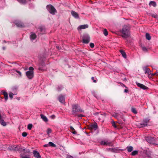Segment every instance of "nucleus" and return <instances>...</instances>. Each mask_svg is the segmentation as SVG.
<instances>
[{"mask_svg":"<svg viewBox=\"0 0 158 158\" xmlns=\"http://www.w3.org/2000/svg\"><path fill=\"white\" fill-rule=\"evenodd\" d=\"M130 28L128 26H124L121 31L122 36V37L127 38L130 35L129 31Z\"/></svg>","mask_w":158,"mask_h":158,"instance_id":"obj_1","label":"nucleus"},{"mask_svg":"<svg viewBox=\"0 0 158 158\" xmlns=\"http://www.w3.org/2000/svg\"><path fill=\"white\" fill-rule=\"evenodd\" d=\"M29 70L26 73V75L29 79H31L34 77V68L31 67H29Z\"/></svg>","mask_w":158,"mask_h":158,"instance_id":"obj_2","label":"nucleus"},{"mask_svg":"<svg viewBox=\"0 0 158 158\" xmlns=\"http://www.w3.org/2000/svg\"><path fill=\"white\" fill-rule=\"evenodd\" d=\"M47 8L48 11L51 14H54L56 12V10L54 7L51 5H48Z\"/></svg>","mask_w":158,"mask_h":158,"instance_id":"obj_3","label":"nucleus"},{"mask_svg":"<svg viewBox=\"0 0 158 158\" xmlns=\"http://www.w3.org/2000/svg\"><path fill=\"white\" fill-rule=\"evenodd\" d=\"M90 40V38L89 36L87 35L84 36L83 39V42L84 43L87 44L89 41Z\"/></svg>","mask_w":158,"mask_h":158,"instance_id":"obj_4","label":"nucleus"},{"mask_svg":"<svg viewBox=\"0 0 158 158\" xmlns=\"http://www.w3.org/2000/svg\"><path fill=\"white\" fill-rule=\"evenodd\" d=\"M101 145L105 146H109L111 144V143L108 140H102L100 142Z\"/></svg>","mask_w":158,"mask_h":158,"instance_id":"obj_5","label":"nucleus"},{"mask_svg":"<svg viewBox=\"0 0 158 158\" xmlns=\"http://www.w3.org/2000/svg\"><path fill=\"white\" fill-rule=\"evenodd\" d=\"M146 139L147 142L153 144L155 142V140L154 138L150 136L147 137Z\"/></svg>","mask_w":158,"mask_h":158,"instance_id":"obj_6","label":"nucleus"},{"mask_svg":"<svg viewBox=\"0 0 158 158\" xmlns=\"http://www.w3.org/2000/svg\"><path fill=\"white\" fill-rule=\"evenodd\" d=\"M97 128V124L96 123H94L93 124L91 125L89 127V129L91 130H96Z\"/></svg>","mask_w":158,"mask_h":158,"instance_id":"obj_7","label":"nucleus"},{"mask_svg":"<svg viewBox=\"0 0 158 158\" xmlns=\"http://www.w3.org/2000/svg\"><path fill=\"white\" fill-rule=\"evenodd\" d=\"M136 84L140 88L143 89L145 90L147 89H148V87H147V86H145V85H144L142 84L139 83H137Z\"/></svg>","mask_w":158,"mask_h":158,"instance_id":"obj_8","label":"nucleus"},{"mask_svg":"<svg viewBox=\"0 0 158 158\" xmlns=\"http://www.w3.org/2000/svg\"><path fill=\"white\" fill-rule=\"evenodd\" d=\"M71 14L72 16L74 17L76 19H78L79 18V15L76 12L72 10L71 11Z\"/></svg>","mask_w":158,"mask_h":158,"instance_id":"obj_9","label":"nucleus"},{"mask_svg":"<svg viewBox=\"0 0 158 158\" xmlns=\"http://www.w3.org/2000/svg\"><path fill=\"white\" fill-rule=\"evenodd\" d=\"M59 100L62 103L64 104L65 103L64 97L62 95L60 96L59 98Z\"/></svg>","mask_w":158,"mask_h":158,"instance_id":"obj_10","label":"nucleus"},{"mask_svg":"<svg viewBox=\"0 0 158 158\" xmlns=\"http://www.w3.org/2000/svg\"><path fill=\"white\" fill-rule=\"evenodd\" d=\"M88 27V25L87 24H84L79 26L78 27V29H83L86 28Z\"/></svg>","mask_w":158,"mask_h":158,"instance_id":"obj_11","label":"nucleus"},{"mask_svg":"<svg viewBox=\"0 0 158 158\" xmlns=\"http://www.w3.org/2000/svg\"><path fill=\"white\" fill-rule=\"evenodd\" d=\"M33 154L35 157L37 158H41V156L40 155L39 153L36 151H33Z\"/></svg>","mask_w":158,"mask_h":158,"instance_id":"obj_12","label":"nucleus"},{"mask_svg":"<svg viewBox=\"0 0 158 158\" xmlns=\"http://www.w3.org/2000/svg\"><path fill=\"white\" fill-rule=\"evenodd\" d=\"M1 93L4 95L6 101H7L8 99V95L6 91H2L1 92Z\"/></svg>","mask_w":158,"mask_h":158,"instance_id":"obj_13","label":"nucleus"},{"mask_svg":"<svg viewBox=\"0 0 158 158\" xmlns=\"http://www.w3.org/2000/svg\"><path fill=\"white\" fill-rule=\"evenodd\" d=\"M106 114L103 113V114H99L98 117L99 118V120H103L106 117Z\"/></svg>","mask_w":158,"mask_h":158,"instance_id":"obj_14","label":"nucleus"},{"mask_svg":"<svg viewBox=\"0 0 158 158\" xmlns=\"http://www.w3.org/2000/svg\"><path fill=\"white\" fill-rule=\"evenodd\" d=\"M36 37V34L34 33H31L30 36V39L31 40H33Z\"/></svg>","mask_w":158,"mask_h":158,"instance_id":"obj_15","label":"nucleus"},{"mask_svg":"<svg viewBox=\"0 0 158 158\" xmlns=\"http://www.w3.org/2000/svg\"><path fill=\"white\" fill-rule=\"evenodd\" d=\"M78 107V106L76 105H74L73 106V112H75L77 110Z\"/></svg>","mask_w":158,"mask_h":158,"instance_id":"obj_16","label":"nucleus"},{"mask_svg":"<svg viewBox=\"0 0 158 158\" xmlns=\"http://www.w3.org/2000/svg\"><path fill=\"white\" fill-rule=\"evenodd\" d=\"M40 116L42 119L45 122H47L48 121V119L43 114H41Z\"/></svg>","mask_w":158,"mask_h":158,"instance_id":"obj_17","label":"nucleus"},{"mask_svg":"<svg viewBox=\"0 0 158 158\" xmlns=\"http://www.w3.org/2000/svg\"><path fill=\"white\" fill-rule=\"evenodd\" d=\"M0 123L3 126H5L6 125V123L2 119H0Z\"/></svg>","mask_w":158,"mask_h":158,"instance_id":"obj_18","label":"nucleus"},{"mask_svg":"<svg viewBox=\"0 0 158 158\" xmlns=\"http://www.w3.org/2000/svg\"><path fill=\"white\" fill-rule=\"evenodd\" d=\"M144 71L145 73H148V74L150 73V69L147 67H145L143 68Z\"/></svg>","mask_w":158,"mask_h":158,"instance_id":"obj_19","label":"nucleus"},{"mask_svg":"<svg viewBox=\"0 0 158 158\" xmlns=\"http://www.w3.org/2000/svg\"><path fill=\"white\" fill-rule=\"evenodd\" d=\"M21 158H30L29 155H22L21 156Z\"/></svg>","mask_w":158,"mask_h":158,"instance_id":"obj_20","label":"nucleus"},{"mask_svg":"<svg viewBox=\"0 0 158 158\" xmlns=\"http://www.w3.org/2000/svg\"><path fill=\"white\" fill-rule=\"evenodd\" d=\"M149 5L150 6H152L154 7H155L156 6V3L154 1H151L150 2Z\"/></svg>","mask_w":158,"mask_h":158,"instance_id":"obj_21","label":"nucleus"},{"mask_svg":"<svg viewBox=\"0 0 158 158\" xmlns=\"http://www.w3.org/2000/svg\"><path fill=\"white\" fill-rule=\"evenodd\" d=\"M15 24L19 27H22L23 26V25L20 22H16Z\"/></svg>","mask_w":158,"mask_h":158,"instance_id":"obj_22","label":"nucleus"},{"mask_svg":"<svg viewBox=\"0 0 158 158\" xmlns=\"http://www.w3.org/2000/svg\"><path fill=\"white\" fill-rule=\"evenodd\" d=\"M127 151L129 152H130L132 151L133 150V147L131 146H128L127 147Z\"/></svg>","mask_w":158,"mask_h":158,"instance_id":"obj_23","label":"nucleus"},{"mask_svg":"<svg viewBox=\"0 0 158 158\" xmlns=\"http://www.w3.org/2000/svg\"><path fill=\"white\" fill-rule=\"evenodd\" d=\"M146 39L148 40H150L151 39V37L150 35L148 33H146Z\"/></svg>","mask_w":158,"mask_h":158,"instance_id":"obj_24","label":"nucleus"},{"mask_svg":"<svg viewBox=\"0 0 158 158\" xmlns=\"http://www.w3.org/2000/svg\"><path fill=\"white\" fill-rule=\"evenodd\" d=\"M121 53L122 54V56L126 58V55L125 53L123 51H121Z\"/></svg>","mask_w":158,"mask_h":158,"instance_id":"obj_25","label":"nucleus"},{"mask_svg":"<svg viewBox=\"0 0 158 158\" xmlns=\"http://www.w3.org/2000/svg\"><path fill=\"white\" fill-rule=\"evenodd\" d=\"M15 72H16L17 73H18L19 75V76L21 77V72L20 71H17L16 70H13V72L14 73H15Z\"/></svg>","mask_w":158,"mask_h":158,"instance_id":"obj_26","label":"nucleus"},{"mask_svg":"<svg viewBox=\"0 0 158 158\" xmlns=\"http://www.w3.org/2000/svg\"><path fill=\"white\" fill-rule=\"evenodd\" d=\"M103 33L105 36H107L108 34V33L106 29H105L103 30Z\"/></svg>","mask_w":158,"mask_h":158,"instance_id":"obj_27","label":"nucleus"},{"mask_svg":"<svg viewBox=\"0 0 158 158\" xmlns=\"http://www.w3.org/2000/svg\"><path fill=\"white\" fill-rule=\"evenodd\" d=\"M32 127V125L31 124H29L27 126V128L29 130L31 129Z\"/></svg>","mask_w":158,"mask_h":158,"instance_id":"obj_28","label":"nucleus"},{"mask_svg":"<svg viewBox=\"0 0 158 158\" xmlns=\"http://www.w3.org/2000/svg\"><path fill=\"white\" fill-rule=\"evenodd\" d=\"M138 153V151H133L132 153V155L133 156H135Z\"/></svg>","mask_w":158,"mask_h":158,"instance_id":"obj_29","label":"nucleus"},{"mask_svg":"<svg viewBox=\"0 0 158 158\" xmlns=\"http://www.w3.org/2000/svg\"><path fill=\"white\" fill-rule=\"evenodd\" d=\"M49 144L52 147H56V145L53 143L51 142H49Z\"/></svg>","mask_w":158,"mask_h":158,"instance_id":"obj_30","label":"nucleus"},{"mask_svg":"<svg viewBox=\"0 0 158 158\" xmlns=\"http://www.w3.org/2000/svg\"><path fill=\"white\" fill-rule=\"evenodd\" d=\"M14 94L11 92L9 93V96L11 99H12L13 98V95Z\"/></svg>","mask_w":158,"mask_h":158,"instance_id":"obj_31","label":"nucleus"},{"mask_svg":"<svg viewBox=\"0 0 158 158\" xmlns=\"http://www.w3.org/2000/svg\"><path fill=\"white\" fill-rule=\"evenodd\" d=\"M131 111H132L135 114H136L137 113V112L136 111V110H135V109L134 108H131Z\"/></svg>","mask_w":158,"mask_h":158,"instance_id":"obj_32","label":"nucleus"},{"mask_svg":"<svg viewBox=\"0 0 158 158\" xmlns=\"http://www.w3.org/2000/svg\"><path fill=\"white\" fill-rule=\"evenodd\" d=\"M22 135L23 137H26L27 135V134L26 132H23L22 133Z\"/></svg>","mask_w":158,"mask_h":158,"instance_id":"obj_33","label":"nucleus"},{"mask_svg":"<svg viewBox=\"0 0 158 158\" xmlns=\"http://www.w3.org/2000/svg\"><path fill=\"white\" fill-rule=\"evenodd\" d=\"M112 126L113 127H114L115 128H116V125H115V123L114 122L112 121Z\"/></svg>","mask_w":158,"mask_h":158,"instance_id":"obj_34","label":"nucleus"},{"mask_svg":"<svg viewBox=\"0 0 158 158\" xmlns=\"http://www.w3.org/2000/svg\"><path fill=\"white\" fill-rule=\"evenodd\" d=\"M51 131H52L50 129L48 128L47 130V134H49L51 133Z\"/></svg>","mask_w":158,"mask_h":158,"instance_id":"obj_35","label":"nucleus"},{"mask_svg":"<svg viewBox=\"0 0 158 158\" xmlns=\"http://www.w3.org/2000/svg\"><path fill=\"white\" fill-rule=\"evenodd\" d=\"M90 46L91 48H93L94 47V44L93 43H90Z\"/></svg>","mask_w":158,"mask_h":158,"instance_id":"obj_36","label":"nucleus"},{"mask_svg":"<svg viewBox=\"0 0 158 158\" xmlns=\"http://www.w3.org/2000/svg\"><path fill=\"white\" fill-rule=\"evenodd\" d=\"M50 117L52 119H53L55 118V116L54 115H52V116H51Z\"/></svg>","mask_w":158,"mask_h":158,"instance_id":"obj_37","label":"nucleus"},{"mask_svg":"<svg viewBox=\"0 0 158 158\" xmlns=\"http://www.w3.org/2000/svg\"><path fill=\"white\" fill-rule=\"evenodd\" d=\"M20 2L22 3H25L26 2L25 0H19Z\"/></svg>","mask_w":158,"mask_h":158,"instance_id":"obj_38","label":"nucleus"},{"mask_svg":"<svg viewBox=\"0 0 158 158\" xmlns=\"http://www.w3.org/2000/svg\"><path fill=\"white\" fill-rule=\"evenodd\" d=\"M142 49L144 51H146L147 50V48L145 47H143Z\"/></svg>","mask_w":158,"mask_h":158,"instance_id":"obj_39","label":"nucleus"},{"mask_svg":"<svg viewBox=\"0 0 158 158\" xmlns=\"http://www.w3.org/2000/svg\"><path fill=\"white\" fill-rule=\"evenodd\" d=\"M67 158H73L72 156H67Z\"/></svg>","mask_w":158,"mask_h":158,"instance_id":"obj_40","label":"nucleus"},{"mask_svg":"<svg viewBox=\"0 0 158 158\" xmlns=\"http://www.w3.org/2000/svg\"><path fill=\"white\" fill-rule=\"evenodd\" d=\"M73 132H72V133L73 134H77V132H76V131H75V130H74V131H73Z\"/></svg>","mask_w":158,"mask_h":158,"instance_id":"obj_41","label":"nucleus"},{"mask_svg":"<svg viewBox=\"0 0 158 158\" xmlns=\"http://www.w3.org/2000/svg\"><path fill=\"white\" fill-rule=\"evenodd\" d=\"M152 17L155 18H157V16L156 15H152Z\"/></svg>","mask_w":158,"mask_h":158,"instance_id":"obj_42","label":"nucleus"},{"mask_svg":"<svg viewBox=\"0 0 158 158\" xmlns=\"http://www.w3.org/2000/svg\"><path fill=\"white\" fill-rule=\"evenodd\" d=\"M92 79L93 80V81H94V82H96V81L95 80H94V77H92Z\"/></svg>","mask_w":158,"mask_h":158,"instance_id":"obj_43","label":"nucleus"},{"mask_svg":"<svg viewBox=\"0 0 158 158\" xmlns=\"http://www.w3.org/2000/svg\"><path fill=\"white\" fill-rule=\"evenodd\" d=\"M70 128L71 129V130H72V131H74V130H75L74 128L72 127H70Z\"/></svg>","mask_w":158,"mask_h":158,"instance_id":"obj_44","label":"nucleus"},{"mask_svg":"<svg viewBox=\"0 0 158 158\" xmlns=\"http://www.w3.org/2000/svg\"><path fill=\"white\" fill-rule=\"evenodd\" d=\"M48 145V144H45V145H44V147H47Z\"/></svg>","mask_w":158,"mask_h":158,"instance_id":"obj_45","label":"nucleus"},{"mask_svg":"<svg viewBox=\"0 0 158 158\" xmlns=\"http://www.w3.org/2000/svg\"><path fill=\"white\" fill-rule=\"evenodd\" d=\"M127 91H128V90H127V89H125V90H124V91H125V92H127Z\"/></svg>","mask_w":158,"mask_h":158,"instance_id":"obj_46","label":"nucleus"},{"mask_svg":"<svg viewBox=\"0 0 158 158\" xmlns=\"http://www.w3.org/2000/svg\"><path fill=\"white\" fill-rule=\"evenodd\" d=\"M27 152H30V150L28 149L27 150V151H26Z\"/></svg>","mask_w":158,"mask_h":158,"instance_id":"obj_47","label":"nucleus"},{"mask_svg":"<svg viewBox=\"0 0 158 158\" xmlns=\"http://www.w3.org/2000/svg\"><path fill=\"white\" fill-rule=\"evenodd\" d=\"M113 116L114 117H115L116 118L117 117V115H113Z\"/></svg>","mask_w":158,"mask_h":158,"instance_id":"obj_48","label":"nucleus"},{"mask_svg":"<svg viewBox=\"0 0 158 158\" xmlns=\"http://www.w3.org/2000/svg\"><path fill=\"white\" fill-rule=\"evenodd\" d=\"M79 117H82V116L83 115L81 114H80V115H79Z\"/></svg>","mask_w":158,"mask_h":158,"instance_id":"obj_49","label":"nucleus"},{"mask_svg":"<svg viewBox=\"0 0 158 158\" xmlns=\"http://www.w3.org/2000/svg\"><path fill=\"white\" fill-rule=\"evenodd\" d=\"M1 117H2L1 115V114H0V119H1Z\"/></svg>","mask_w":158,"mask_h":158,"instance_id":"obj_50","label":"nucleus"},{"mask_svg":"<svg viewBox=\"0 0 158 158\" xmlns=\"http://www.w3.org/2000/svg\"><path fill=\"white\" fill-rule=\"evenodd\" d=\"M56 48H57L58 49H59V47L57 46V47H56Z\"/></svg>","mask_w":158,"mask_h":158,"instance_id":"obj_51","label":"nucleus"},{"mask_svg":"<svg viewBox=\"0 0 158 158\" xmlns=\"http://www.w3.org/2000/svg\"><path fill=\"white\" fill-rule=\"evenodd\" d=\"M145 125H143L142 126V127H143V126H145Z\"/></svg>","mask_w":158,"mask_h":158,"instance_id":"obj_52","label":"nucleus"},{"mask_svg":"<svg viewBox=\"0 0 158 158\" xmlns=\"http://www.w3.org/2000/svg\"><path fill=\"white\" fill-rule=\"evenodd\" d=\"M155 74H155V73H154V74H153V75H155Z\"/></svg>","mask_w":158,"mask_h":158,"instance_id":"obj_53","label":"nucleus"},{"mask_svg":"<svg viewBox=\"0 0 158 158\" xmlns=\"http://www.w3.org/2000/svg\"><path fill=\"white\" fill-rule=\"evenodd\" d=\"M23 150L24 151H25V149H23Z\"/></svg>","mask_w":158,"mask_h":158,"instance_id":"obj_54","label":"nucleus"}]
</instances>
